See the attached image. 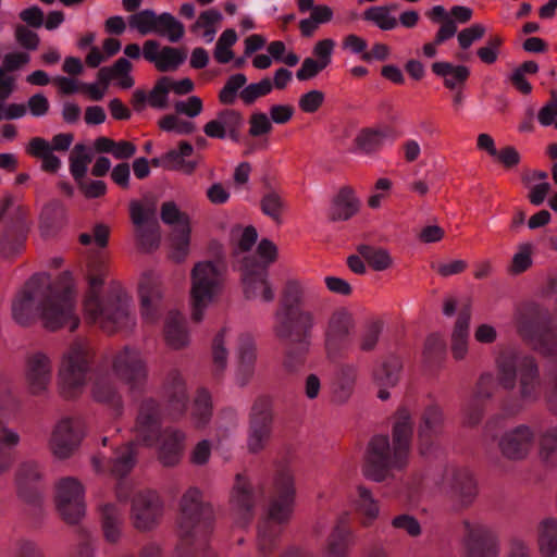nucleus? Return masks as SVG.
I'll return each instance as SVG.
<instances>
[{"instance_id": "1", "label": "nucleus", "mask_w": 557, "mask_h": 557, "mask_svg": "<svg viewBox=\"0 0 557 557\" xmlns=\"http://www.w3.org/2000/svg\"><path fill=\"white\" fill-rule=\"evenodd\" d=\"M12 315L21 325H28L35 318H39L42 325L51 331L62 327L76 330L79 318L71 272H63L53 282L46 273L33 275L15 296Z\"/></svg>"}, {"instance_id": "2", "label": "nucleus", "mask_w": 557, "mask_h": 557, "mask_svg": "<svg viewBox=\"0 0 557 557\" xmlns=\"http://www.w3.org/2000/svg\"><path fill=\"white\" fill-rule=\"evenodd\" d=\"M136 443H129L121 450L112 461L111 472L116 476H124L135 465L137 443L145 446H156L160 461L165 466L175 465L182 455L184 435L173 430L160 433L159 409L154 401H145L139 410L136 422Z\"/></svg>"}, {"instance_id": "3", "label": "nucleus", "mask_w": 557, "mask_h": 557, "mask_svg": "<svg viewBox=\"0 0 557 557\" xmlns=\"http://www.w3.org/2000/svg\"><path fill=\"white\" fill-rule=\"evenodd\" d=\"M108 262L103 253L91 256L87 262L86 277L89 290L84 300L85 319L107 333H114L134 324L129 312V299L122 292L102 299L99 295Z\"/></svg>"}, {"instance_id": "4", "label": "nucleus", "mask_w": 557, "mask_h": 557, "mask_svg": "<svg viewBox=\"0 0 557 557\" xmlns=\"http://www.w3.org/2000/svg\"><path fill=\"white\" fill-rule=\"evenodd\" d=\"M257 236V231L252 226L233 230L232 237L236 240L234 255L240 263L245 296L248 299L271 301L274 293L267 276L269 265L276 259L277 249L272 242L262 239L257 248L258 259L245 256L255 245Z\"/></svg>"}, {"instance_id": "5", "label": "nucleus", "mask_w": 557, "mask_h": 557, "mask_svg": "<svg viewBox=\"0 0 557 557\" xmlns=\"http://www.w3.org/2000/svg\"><path fill=\"white\" fill-rule=\"evenodd\" d=\"M412 425L410 413L400 408L395 416L393 426V446L387 436H374L368 447L363 474L370 480L383 481L391 468L403 467L408 458Z\"/></svg>"}, {"instance_id": "6", "label": "nucleus", "mask_w": 557, "mask_h": 557, "mask_svg": "<svg viewBox=\"0 0 557 557\" xmlns=\"http://www.w3.org/2000/svg\"><path fill=\"white\" fill-rule=\"evenodd\" d=\"M113 375L125 381L131 388L140 385L146 379V368L140 354L134 349H124L113 361V374L98 373L95 375L91 386L94 400L108 406L115 413H120L122 399L114 384Z\"/></svg>"}, {"instance_id": "7", "label": "nucleus", "mask_w": 557, "mask_h": 557, "mask_svg": "<svg viewBox=\"0 0 557 557\" xmlns=\"http://www.w3.org/2000/svg\"><path fill=\"white\" fill-rule=\"evenodd\" d=\"M211 507L201 502V494L197 488H189L181 500L177 527L181 537L177 548L178 557H191L195 552L203 547L211 528Z\"/></svg>"}, {"instance_id": "8", "label": "nucleus", "mask_w": 557, "mask_h": 557, "mask_svg": "<svg viewBox=\"0 0 557 557\" xmlns=\"http://www.w3.org/2000/svg\"><path fill=\"white\" fill-rule=\"evenodd\" d=\"M275 497L269 505L265 519L258 528V548L261 554H270L281 532V525L292 516L295 499L293 475L289 469H282L274 482Z\"/></svg>"}, {"instance_id": "9", "label": "nucleus", "mask_w": 557, "mask_h": 557, "mask_svg": "<svg viewBox=\"0 0 557 557\" xmlns=\"http://www.w3.org/2000/svg\"><path fill=\"white\" fill-rule=\"evenodd\" d=\"M312 293L309 282L289 280L284 289L281 307L275 315V331L282 338L302 335L305 346L309 345V333L313 327V315L299 308L302 300Z\"/></svg>"}, {"instance_id": "10", "label": "nucleus", "mask_w": 557, "mask_h": 557, "mask_svg": "<svg viewBox=\"0 0 557 557\" xmlns=\"http://www.w3.org/2000/svg\"><path fill=\"white\" fill-rule=\"evenodd\" d=\"M497 385L512 389L519 376L520 394L525 400L535 399L542 389L537 367L533 358L513 351H504L497 359Z\"/></svg>"}, {"instance_id": "11", "label": "nucleus", "mask_w": 557, "mask_h": 557, "mask_svg": "<svg viewBox=\"0 0 557 557\" xmlns=\"http://www.w3.org/2000/svg\"><path fill=\"white\" fill-rule=\"evenodd\" d=\"M224 264L221 261L198 262L191 272L190 305L195 321L203 318L206 309L215 302L223 289Z\"/></svg>"}, {"instance_id": "12", "label": "nucleus", "mask_w": 557, "mask_h": 557, "mask_svg": "<svg viewBox=\"0 0 557 557\" xmlns=\"http://www.w3.org/2000/svg\"><path fill=\"white\" fill-rule=\"evenodd\" d=\"M91 359L92 350L86 339L74 341L65 350L59 370V385L64 397L73 398L82 393Z\"/></svg>"}, {"instance_id": "13", "label": "nucleus", "mask_w": 557, "mask_h": 557, "mask_svg": "<svg viewBox=\"0 0 557 557\" xmlns=\"http://www.w3.org/2000/svg\"><path fill=\"white\" fill-rule=\"evenodd\" d=\"M517 324L520 335L542 355L548 356L557 350V330L543 322L534 308L519 312Z\"/></svg>"}, {"instance_id": "14", "label": "nucleus", "mask_w": 557, "mask_h": 557, "mask_svg": "<svg viewBox=\"0 0 557 557\" xmlns=\"http://www.w3.org/2000/svg\"><path fill=\"white\" fill-rule=\"evenodd\" d=\"M55 504L60 515L69 523H76L85 513L84 488L73 479H62L55 491Z\"/></svg>"}, {"instance_id": "15", "label": "nucleus", "mask_w": 557, "mask_h": 557, "mask_svg": "<svg viewBox=\"0 0 557 557\" xmlns=\"http://www.w3.org/2000/svg\"><path fill=\"white\" fill-rule=\"evenodd\" d=\"M161 219L165 224L173 227L172 257L176 261H181L188 252L190 237L189 218L187 214L181 212L174 202L170 201L163 203L161 208Z\"/></svg>"}, {"instance_id": "16", "label": "nucleus", "mask_w": 557, "mask_h": 557, "mask_svg": "<svg viewBox=\"0 0 557 557\" xmlns=\"http://www.w3.org/2000/svg\"><path fill=\"white\" fill-rule=\"evenodd\" d=\"M83 436L84 428L81 421L63 419L53 430L50 440L51 450L57 457L65 458L79 445Z\"/></svg>"}, {"instance_id": "17", "label": "nucleus", "mask_w": 557, "mask_h": 557, "mask_svg": "<svg viewBox=\"0 0 557 557\" xmlns=\"http://www.w3.org/2000/svg\"><path fill=\"white\" fill-rule=\"evenodd\" d=\"M162 512V505L156 492L147 491L138 493L132 505V518L137 529L148 530L152 528Z\"/></svg>"}, {"instance_id": "18", "label": "nucleus", "mask_w": 557, "mask_h": 557, "mask_svg": "<svg viewBox=\"0 0 557 557\" xmlns=\"http://www.w3.org/2000/svg\"><path fill=\"white\" fill-rule=\"evenodd\" d=\"M244 124L239 112L231 109L222 110L218 115L207 122L203 126V133L213 139L230 138L237 141L239 132Z\"/></svg>"}, {"instance_id": "19", "label": "nucleus", "mask_w": 557, "mask_h": 557, "mask_svg": "<svg viewBox=\"0 0 557 557\" xmlns=\"http://www.w3.org/2000/svg\"><path fill=\"white\" fill-rule=\"evenodd\" d=\"M352 325L351 314L344 309L337 310L331 315L325 331V348L329 355L347 344Z\"/></svg>"}, {"instance_id": "20", "label": "nucleus", "mask_w": 557, "mask_h": 557, "mask_svg": "<svg viewBox=\"0 0 557 557\" xmlns=\"http://www.w3.org/2000/svg\"><path fill=\"white\" fill-rule=\"evenodd\" d=\"M143 55L161 72L176 70L186 59L183 50L173 47L161 48L154 40H147L144 44Z\"/></svg>"}, {"instance_id": "21", "label": "nucleus", "mask_w": 557, "mask_h": 557, "mask_svg": "<svg viewBox=\"0 0 557 557\" xmlns=\"http://www.w3.org/2000/svg\"><path fill=\"white\" fill-rule=\"evenodd\" d=\"M141 317L146 323H153L159 313L161 290L158 277L152 273L143 275L139 282Z\"/></svg>"}, {"instance_id": "22", "label": "nucleus", "mask_w": 557, "mask_h": 557, "mask_svg": "<svg viewBox=\"0 0 557 557\" xmlns=\"http://www.w3.org/2000/svg\"><path fill=\"white\" fill-rule=\"evenodd\" d=\"M271 412L268 399L258 400L251 412V426L248 440L250 450L257 451L262 448L270 434Z\"/></svg>"}, {"instance_id": "23", "label": "nucleus", "mask_w": 557, "mask_h": 557, "mask_svg": "<svg viewBox=\"0 0 557 557\" xmlns=\"http://www.w3.org/2000/svg\"><path fill=\"white\" fill-rule=\"evenodd\" d=\"M25 379L32 394L46 391L51 380L49 358L41 352L29 356L26 363Z\"/></svg>"}, {"instance_id": "24", "label": "nucleus", "mask_w": 557, "mask_h": 557, "mask_svg": "<svg viewBox=\"0 0 557 557\" xmlns=\"http://www.w3.org/2000/svg\"><path fill=\"white\" fill-rule=\"evenodd\" d=\"M534 444V435L528 426H519L506 434L500 441V449L505 456L512 459L523 458Z\"/></svg>"}, {"instance_id": "25", "label": "nucleus", "mask_w": 557, "mask_h": 557, "mask_svg": "<svg viewBox=\"0 0 557 557\" xmlns=\"http://www.w3.org/2000/svg\"><path fill=\"white\" fill-rule=\"evenodd\" d=\"M469 529L468 534V557H496L498 554L497 543L494 536L483 527L475 525Z\"/></svg>"}, {"instance_id": "26", "label": "nucleus", "mask_w": 557, "mask_h": 557, "mask_svg": "<svg viewBox=\"0 0 557 557\" xmlns=\"http://www.w3.org/2000/svg\"><path fill=\"white\" fill-rule=\"evenodd\" d=\"M131 218L135 226L137 227V232L141 242L144 243L146 232L150 231L156 238H158L157 234V222L154 221L156 207L152 202L147 200L145 201H132L129 206Z\"/></svg>"}, {"instance_id": "27", "label": "nucleus", "mask_w": 557, "mask_h": 557, "mask_svg": "<svg viewBox=\"0 0 557 557\" xmlns=\"http://www.w3.org/2000/svg\"><path fill=\"white\" fill-rule=\"evenodd\" d=\"M131 72V62L125 58H120L113 65L101 67L97 77L101 84L109 85L114 83L119 88L129 89L134 86Z\"/></svg>"}, {"instance_id": "28", "label": "nucleus", "mask_w": 557, "mask_h": 557, "mask_svg": "<svg viewBox=\"0 0 557 557\" xmlns=\"http://www.w3.org/2000/svg\"><path fill=\"white\" fill-rule=\"evenodd\" d=\"M387 139V131L383 127H366L359 131L354 145L355 151L372 156L380 152Z\"/></svg>"}, {"instance_id": "29", "label": "nucleus", "mask_w": 557, "mask_h": 557, "mask_svg": "<svg viewBox=\"0 0 557 557\" xmlns=\"http://www.w3.org/2000/svg\"><path fill=\"white\" fill-rule=\"evenodd\" d=\"M348 516L338 518L337 523L329 536L325 547L326 557H344L352 539V533L347 527Z\"/></svg>"}, {"instance_id": "30", "label": "nucleus", "mask_w": 557, "mask_h": 557, "mask_svg": "<svg viewBox=\"0 0 557 557\" xmlns=\"http://www.w3.org/2000/svg\"><path fill=\"white\" fill-rule=\"evenodd\" d=\"M432 71L442 77L444 86L451 90L460 88L470 76L469 67L450 62H435L432 65Z\"/></svg>"}, {"instance_id": "31", "label": "nucleus", "mask_w": 557, "mask_h": 557, "mask_svg": "<svg viewBox=\"0 0 557 557\" xmlns=\"http://www.w3.org/2000/svg\"><path fill=\"white\" fill-rule=\"evenodd\" d=\"M359 201L355 193L349 188L338 191L330 207L329 216L333 221H345L357 213Z\"/></svg>"}, {"instance_id": "32", "label": "nucleus", "mask_w": 557, "mask_h": 557, "mask_svg": "<svg viewBox=\"0 0 557 557\" xmlns=\"http://www.w3.org/2000/svg\"><path fill=\"white\" fill-rule=\"evenodd\" d=\"M14 89V78L8 76L4 70L0 67V120L18 119L25 115L26 107L24 104L12 103L5 106L4 100Z\"/></svg>"}, {"instance_id": "33", "label": "nucleus", "mask_w": 557, "mask_h": 557, "mask_svg": "<svg viewBox=\"0 0 557 557\" xmlns=\"http://www.w3.org/2000/svg\"><path fill=\"white\" fill-rule=\"evenodd\" d=\"M223 20V15L219 10L209 9L200 13L191 32L201 37L205 42L210 44L213 41L218 28Z\"/></svg>"}, {"instance_id": "34", "label": "nucleus", "mask_w": 557, "mask_h": 557, "mask_svg": "<svg viewBox=\"0 0 557 557\" xmlns=\"http://www.w3.org/2000/svg\"><path fill=\"white\" fill-rule=\"evenodd\" d=\"M442 422V413L437 406L428 408L423 414L422 423L419 429L420 453L426 455L429 448L426 445L432 443Z\"/></svg>"}, {"instance_id": "35", "label": "nucleus", "mask_w": 557, "mask_h": 557, "mask_svg": "<svg viewBox=\"0 0 557 557\" xmlns=\"http://www.w3.org/2000/svg\"><path fill=\"white\" fill-rule=\"evenodd\" d=\"M231 504L244 517L250 516L255 505V494L250 490L246 478L242 474L236 476Z\"/></svg>"}, {"instance_id": "36", "label": "nucleus", "mask_w": 557, "mask_h": 557, "mask_svg": "<svg viewBox=\"0 0 557 557\" xmlns=\"http://www.w3.org/2000/svg\"><path fill=\"white\" fill-rule=\"evenodd\" d=\"M26 150L30 156L41 159V168L46 172L54 173L61 165L59 158L52 154L50 144L40 137L33 138Z\"/></svg>"}, {"instance_id": "37", "label": "nucleus", "mask_w": 557, "mask_h": 557, "mask_svg": "<svg viewBox=\"0 0 557 557\" xmlns=\"http://www.w3.org/2000/svg\"><path fill=\"white\" fill-rule=\"evenodd\" d=\"M470 322V308L461 311L453 332V354L456 359H462L468 348V327Z\"/></svg>"}, {"instance_id": "38", "label": "nucleus", "mask_w": 557, "mask_h": 557, "mask_svg": "<svg viewBox=\"0 0 557 557\" xmlns=\"http://www.w3.org/2000/svg\"><path fill=\"white\" fill-rule=\"evenodd\" d=\"M165 338L173 348H181L188 342V334L181 313L170 312L165 322Z\"/></svg>"}, {"instance_id": "39", "label": "nucleus", "mask_w": 557, "mask_h": 557, "mask_svg": "<svg viewBox=\"0 0 557 557\" xmlns=\"http://www.w3.org/2000/svg\"><path fill=\"white\" fill-rule=\"evenodd\" d=\"M539 547L543 557L557 556V521L546 519L540 524Z\"/></svg>"}, {"instance_id": "40", "label": "nucleus", "mask_w": 557, "mask_h": 557, "mask_svg": "<svg viewBox=\"0 0 557 557\" xmlns=\"http://www.w3.org/2000/svg\"><path fill=\"white\" fill-rule=\"evenodd\" d=\"M193 146L187 141H182L177 149L170 150L162 157L163 166L172 170H183L190 173L195 169V164L186 162L185 158L191 156Z\"/></svg>"}, {"instance_id": "41", "label": "nucleus", "mask_w": 557, "mask_h": 557, "mask_svg": "<svg viewBox=\"0 0 557 557\" xmlns=\"http://www.w3.org/2000/svg\"><path fill=\"white\" fill-rule=\"evenodd\" d=\"M355 509L360 515L363 525L371 524L379 515L377 503L373 499L370 492L362 486L358 487V499Z\"/></svg>"}, {"instance_id": "42", "label": "nucleus", "mask_w": 557, "mask_h": 557, "mask_svg": "<svg viewBox=\"0 0 557 557\" xmlns=\"http://www.w3.org/2000/svg\"><path fill=\"white\" fill-rule=\"evenodd\" d=\"M237 34L234 29H225L219 37L213 57L214 60L220 64H226L234 59L233 46L237 42Z\"/></svg>"}, {"instance_id": "43", "label": "nucleus", "mask_w": 557, "mask_h": 557, "mask_svg": "<svg viewBox=\"0 0 557 557\" xmlns=\"http://www.w3.org/2000/svg\"><path fill=\"white\" fill-rule=\"evenodd\" d=\"M166 37L170 41H177L184 35L183 25L171 14L157 15L154 32Z\"/></svg>"}, {"instance_id": "44", "label": "nucleus", "mask_w": 557, "mask_h": 557, "mask_svg": "<svg viewBox=\"0 0 557 557\" xmlns=\"http://www.w3.org/2000/svg\"><path fill=\"white\" fill-rule=\"evenodd\" d=\"M121 511L115 505H106L102 508V525L108 541L117 540L121 530Z\"/></svg>"}, {"instance_id": "45", "label": "nucleus", "mask_w": 557, "mask_h": 557, "mask_svg": "<svg viewBox=\"0 0 557 557\" xmlns=\"http://www.w3.org/2000/svg\"><path fill=\"white\" fill-rule=\"evenodd\" d=\"M396 10V5L392 7H372L364 13L368 21L373 22L377 27L383 30H391L397 26V20L392 14Z\"/></svg>"}, {"instance_id": "46", "label": "nucleus", "mask_w": 557, "mask_h": 557, "mask_svg": "<svg viewBox=\"0 0 557 557\" xmlns=\"http://www.w3.org/2000/svg\"><path fill=\"white\" fill-rule=\"evenodd\" d=\"M121 49V42L115 38H107L102 44V50L91 47L86 57V63L90 67H98L106 59L115 55Z\"/></svg>"}, {"instance_id": "47", "label": "nucleus", "mask_w": 557, "mask_h": 557, "mask_svg": "<svg viewBox=\"0 0 557 557\" xmlns=\"http://www.w3.org/2000/svg\"><path fill=\"white\" fill-rule=\"evenodd\" d=\"M90 159L89 151L84 145L78 144L74 147L70 157V170L77 182L83 181Z\"/></svg>"}, {"instance_id": "48", "label": "nucleus", "mask_w": 557, "mask_h": 557, "mask_svg": "<svg viewBox=\"0 0 557 557\" xmlns=\"http://www.w3.org/2000/svg\"><path fill=\"white\" fill-rule=\"evenodd\" d=\"M539 455L547 465H557V428L543 434L539 443Z\"/></svg>"}, {"instance_id": "49", "label": "nucleus", "mask_w": 557, "mask_h": 557, "mask_svg": "<svg viewBox=\"0 0 557 557\" xmlns=\"http://www.w3.org/2000/svg\"><path fill=\"white\" fill-rule=\"evenodd\" d=\"M18 435L5 428H0V474L12 460V448L18 443Z\"/></svg>"}, {"instance_id": "50", "label": "nucleus", "mask_w": 557, "mask_h": 557, "mask_svg": "<svg viewBox=\"0 0 557 557\" xmlns=\"http://www.w3.org/2000/svg\"><path fill=\"white\" fill-rule=\"evenodd\" d=\"M504 38L500 35L490 36L485 46L476 50V55L484 64H494L499 57Z\"/></svg>"}, {"instance_id": "51", "label": "nucleus", "mask_w": 557, "mask_h": 557, "mask_svg": "<svg viewBox=\"0 0 557 557\" xmlns=\"http://www.w3.org/2000/svg\"><path fill=\"white\" fill-rule=\"evenodd\" d=\"M361 253L368 263L376 271L386 270L392 264V258L384 249L364 247Z\"/></svg>"}, {"instance_id": "52", "label": "nucleus", "mask_w": 557, "mask_h": 557, "mask_svg": "<svg viewBox=\"0 0 557 557\" xmlns=\"http://www.w3.org/2000/svg\"><path fill=\"white\" fill-rule=\"evenodd\" d=\"M533 246L529 243L521 244L518 251L513 255L510 271L512 273H522L528 270L532 264Z\"/></svg>"}, {"instance_id": "53", "label": "nucleus", "mask_w": 557, "mask_h": 557, "mask_svg": "<svg viewBox=\"0 0 557 557\" xmlns=\"http://www.w3.org/2000/svg\"><path fill=\"white\" fill-rule=\"evenodd\" d=\"M211 416L210 395L207 391L198 392L193 406V417L198 419V425L205 424Z\"/></svg>"}, {"instance_id": "54", "label": "nucleus", "mask_w": 557, "mask_h": 557, "mask_svg": "<svg viewBox=\"0 0 557 557\" xmlns=\"http://www.w3.org/2000/svg\"><path fill=\"white\" fill-rule=\"evenodd\" d=\"M246 81L244 74L232 75L219 94L220 101L226 104L232 103L235 100L237 91L246 84Z\"/></svg>"}, {"instance_id": "55", "label": "nucleus", "mask_w": 557, "mask_h": 557, "mask_svg": "<svg viewBox=\"0 0 557 557\" xmlns=\"http://www.w3.org/2000/svg\"><path fill=\"white\" fill-rule=\"evenodd\" d=\"M272 89V82L269 78H264L258 83L246 86L240 92V98L244 102L251 103L257 98L270 94Z\"/></svg>"}, {"instance_id": "56", "label": "nucleus", "mask_w": 557, "mask_h": 557, "mask_svg": "<svg viewBox=\"0 0 557 557\" xmlns=\"http://www.w3.org/2000/svg\"><path fill=\"white\" fill-rule=\"evenodd\" d=\"M324 100V92L313 89L300 96L298 107L305 113H315L322 107Z\"/></svg>"}, {"instance_id": "57", "label": "nucleus", "mask_w": 557, "mask_h": 557, "mask_svg": "<svg viewBox=\"0 0 557 557\" xmlns=\"http://www.w3.org/2000/svg\"><path fill=\"white\" fill-rule=\"evenodd\" d=\"M157 15L151 11H141L129 18L131 27L146 35L154 32Z\"/></svg>"}, {"instance_id": "58", "label": "nucleus", "mask_w": 557, "mask_h": 557, "mask_svg": "<svg viewBox=\"0 0 557 557\" xmlns=\"http://www.w3.org/2000/svg\"><path fill=\"white\" fill-rule=\"evenodd\" d=\"M160 127L166 132H175L177 134H190L195 129V125L190 121L182 120L176 115L170 114L159 122Z\"/></svg>"}, {"instance_id": "59", "label": "nucleus", "mask_w": 557, "mask_h": 557, "mask_svg": "<svg viewBox=\"0 0 557 557\" xmlns=\"http://www.w3.org/2000/svg\"><path fill=\"white\" fill-rule=\"evenodd\" d=\"M485 32V26L479 23L463 28L457 36L460 48L468 49L473 42L480 40L484 36Z\"/></svg>"}, {"instance_id": "60", "label": "nucleus", "mask_w": 557, "mask_h": 557, "mask_svg": "<svg viewBox=\"0 0 557 557\" xmlns=\"http://www.w3.org/2000/svg\"><path fill=\"white\" fill-rule=\"evenodd\" d=\"M233 332L230 329L222 330L213 341V361L216 368L223 369L226 363V350L223 345L226 338H230Z\"/></svg>"}, {"instance_id": "61", "label": "nucleus", "mask_w": 557, "mask_h": 557, "mask_svg": "<svg viewBox=\"0 0 557 557\" xmlns=\"http://www.w3.org/2000/svg\"><path fill=\"white\" fill-rule=\"evenodd\" d=\"M168 77L161 78L151 90L148 97V102L151 107L163 109L168 104V95L170 92L168 86Z\"/></svg>"}, {"instance_id": "62", "label": "nucleus", "mask_w": 557, "mask_h": 557, "mask_svg": "<svg viewBox=\"0 0 557 557\" xmlns=\"http://www.w3.org/2000/svg\"><path fill=\"white\" fill-rule=\"evenodd\" d=\"M282 207V199L276 193H269L262 198L261 208L263 213L271 216L275 221L280 220Z\"/></svg>"}, {"instance_id": "63", "label": "nucleus", "mask_w": 557, "mask_h": 557, "mask_svg": "<svg viewBox=\"0 0 557 557\" xmlns=\"http://www.w3.org/2000/svg\"><path fill=\"white\" fill-rule=\"evenodd\" d=\"M335 41L326 38L319 40L313 47V55L322 66H327L331 63Z\"/></svg>"}, {"instance_id": "64", "label": "nucleus", "mask_w": 557, "mask_h": 557, "mask_svg": "<svg viewBox=\"0 0 557 557\" xmlns=\"http://www.w3.org/2000/svg\"><path fill=\"white\" fill-rule=\"evenodd\" d=\"M202 100L197 96H190L186 100L178 101L175 103L176 112L184 114L188 117L198 116L202 112Z\"/></svg>"}]
</instances>
